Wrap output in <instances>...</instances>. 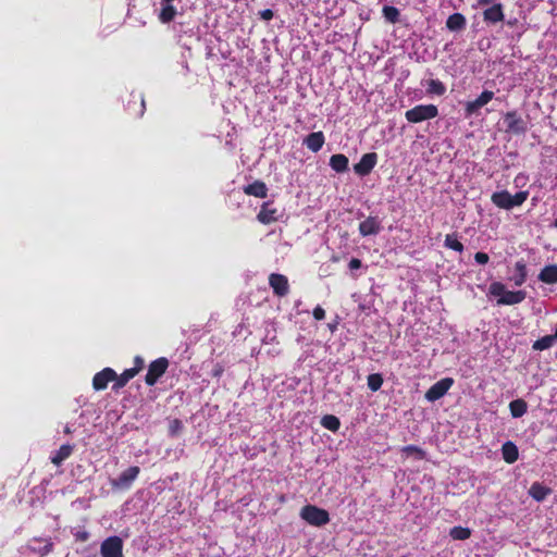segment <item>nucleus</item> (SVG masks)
Returning <instances> with one entry per match:
<instances>
[{
  "instance_id": "49530a36",
  "label": "nucleus",
  "mask_w": 557,
  "mask_h": 557,
  "mask_svg": "<svg viewBox=\"0 0 557 557\" xmlns=\"http://www.w3.org/2000/svg\"><path fill=\"white\" fill-rule=\"evenodd\" d=\"M174 0H161V2H165V3H169V2H173Z\"/></svg>"
},
{
  "instance_id": "473e14b6",
  "label": "nucleus",
  "mask_w": 557,
  "mask_h": 557,
  "mask_svg": "<svg viewBox=\"0 0 557 557\" xmlns=\"http://www.w3.org/2000/svg\"><path fill=\"white\" fill-rule=\"evenodd\" d=\"M382 13L385 20L392 24H396L399 21L400 12L396 7L384 5Z\"/></svg>"
},
{
  "instance_id": "c03bdc74",
  "label": "nucleus",
  "mask_w": 557,
  "mask_h": 557,
  "mask_svg": "<svg viewBox=\"0 0 557 557\" xmlns=\"http://www.w3.org/2000/svg\"><path fill=\"white\" fill-rule=\"evenodd\" d=\"M224 369L221 364L216 363L212 370V375L214 377H220L223 373Z\"/></svg>"
},
{
  "instance_id": "bb28decb",
  "label": "nucleus",
  "mask_w": 557,
  "mask_h": 557,
  "mask_svg": "<svg viewBox=\"0 0 557 557\" xmlns=\"http://www.w3.org/2000/svg\"><path fill=\"white\" fill-rule=\"evenodd\" d=\"M509 410L513 418H521L528 411V404L522 398L515 399L509 403Z\"/></svg>"
},
{
  "instance_id": "c756f323",
  "label": "nucleus",
  "mask_w": 557,
  "mask_h": 557,
  "mask_svg": "<svg viewBox=\"0 0 557 557\" xmlns=\"http://www.w3.org/2000/svg\"><path fill=\"white\" fill-rule=\"evenodd\" d=\"M445 247L453 249L457 252H462L465 247L461 242L458 239V235L456 233L447 234L445 236L444 242Z\"/></svg>"
},
{
  "instance_id": "39448f33",
  "label": "nucleus",
  "mask_w": 557,
  "mask_h": 557,
  "mask_svg": "<svg viewBox=\"0 0 557 557\" xmlns=\"http://www.w3.org/2000/svg\"><path fill=\"white\" fill-rule=\"evenodd\" d=\"M169 360L165 357H160L150 362L148 372L145 376V383L148 386H153L161 376L164 375L169 368Z\"/></svg>"
},
{
  "instance_id": "4c0bfd02",
  "label": "nucleus",
  "mask_w": 557,
  "mask_h": 557,
  "mask_svg": "<svg viewBox=\"0 0 557 557\" xmlns=\"http://www.w3.org/2000/svg\"><path fill=\"white\" fill-rule=\"evenodd\" d=\"M500 3L498 0H476V3L472 8H486L494 4Z\"/></svg>"
},
{
  "instance_id": "9b49d317",
  "label": "nucleus",
  "mask_w": 557,
  "mask_h": 557,
  "mask_svg": "<svg viewBox=\"0 0 557 557\" xmlns=\"http://www.w3.org/2000/svg\"><path fill=\"white\" fill-rule=\"evenodd\" d=\"M376 163L377 154L375 152H368L354 165V171L359 176H367L372 172Z\"/></svg>"
},
{
  "instance_id": "6ab92c4d",
  "label": "nucleus",
  "mask_w": 557,
  "mask_h": 557,
  "mask_svg": "<svg viewBox=\"0 0 557 557\" xmlns=\"http://www.w3.org/2000/svg\"><path fill=\"white\" fill-rule=\"evenodd\" d=\"M502 455L505 462L511 465L516 462L519 458V450L517 445L513 442H506L502 446Z\"/></svg>"
},
{
  "instance_id": "6e6552de",
  "label": "nucleus",
  "mask_w": 557,
  "mask_h": 557,
  "mask_svg": "<svg viewBox=\"0 0 557 557\" xmlns=\"http://www.w3.org/2000/svg\"><path fill=\"white\" fill-rule=\"evenodd\" d=\"M102 557H123V541L114 535L106 539L100 546Z\"/></svg>"
},
{
  "instance_id": "a878e982",
  "label": "nucleus",
  "mask_w": 557,
  "mask_h": 557,
  "mask_svg": "<svg viewBox=\"0 0 557 557\" xmlns=\"http://www.w3.org/2000/svg\"><path fill=\"white\" fill-rule=\"evenodd\" d=\"M161 11L159 13V20L163 24H168L175 18L176 8L172 4V2L165 3L161 2Z\"/></svg>"
},
{
  "instance_id": "20e7f679",
  "label": "nucleus",
  "mask_w": 557,
  "mask_h": 557,
  "mask_svg": "<svg viewBox=\"0 0 557 557\" xmlns=\"http://www.w3.org/2000/svg\"><path fill=\"white\" fill-rule=\"evenodd\" d=\"M438 115V109L435 104H418L405 112V117L409 123L417 124L423 121L432 120Z\"/></svg>"
},
{
  "instance_id": "2f4dec72",
  "label": "nucleus",
  "mask_w": 557,
  "mask_h": 557,
  "mask_svg": "<svg viewBox=\"0 0 557 557\" xmlns=\"http://www.w3.org/2000/svg\"><path fill=\"white\" fill-rule=\"evenodd\" d=\"M321 425L323 428H325L326 430L336 432V431H338V429L341 426V421L336 416L325 414L321 419Z\"/></svg>"
},
{
  "instance_id": "a19ab883",
  "label": "nucleus",
  "mask_w": 557,
  "mask_h": 557,
  "mask_svg": "<svg viewBox=\"0 0 557 557\" xmlns=\"http://www.w3.org/2000/svg\"><path fill=\"white\" fill-rule=\"evenodd\" d=\"M259 16L263 21H271L274 16V13L271 9H264L259 12Z\"/></svg>"
},
{
  "instance_id": "7c9ffc66",
  "label": "nucleus",
  "mask_w": 557,
  "mask_h": 557,
  "mask_svg": "<svg viewBox=\"0 0 557 557\" xmlns=\"http://www.w3.org/2000/svg\"><path fill=\"white\" fill-rule=\"evenodd\" d=\"M555 341H556V337L554 334L545 335V336L539 338L537 341H535L532 345V348L534 350H546L554 345Z\"/></svg>"
},
{
  "instance_id": "ddd939ff",
  "label": "nucleus",
  "mask_w": 557,
  "mask_h": 557,
  "mask_svg": "<svg viewBox=\"0 0 557 557\" xmlns=\"http://www.w3.org/2000/svg\"><path fill=\"white\" fill-rule=\"evenodd\" d=\"M494 98V92L492 90H483L476 99L467 102L465 107V112L467 116H471L476 114L479 110L487 104Z\"/></svg>"
},
{
  "instance_id": "2eb2a0df",
  "label": "nucleus",
  "mask_w": 557,
  "mask_h": 557,
  "mask_svg": "<svg viewBox=\"0 0 557 557\" xmlns=\"http://www.w3.org/2000/svg\"><path fill=\"white\" fill-rule=\"evenodd\" d=\"M272 203L265 201L262 203L260 211L257 214V220L264 224H271L278 220L277 209L271 206Z\"/></svg>"
},
{
  "instance_id": "de8ad7c7",
  "label": "nucleus",
  "mask_w": 557,
  "mask_h": 557,
  "mask_svg": "<svg viewBox=\"0 0 557 557\" xmlns=\"http://www.w3.org/2000/svg\"><path fill=\"white\" fill-rule=\"evenodd\" d=\"M553 225H554V227L557 228V219L554 221Z\"/></svg>"
},
{
  "instance_id": "c9c22d12",
  "label": "nucleus",
  "mask_w": 557,
  "mask_h": 557,
  "mask_svg": "<svg viewBox=\"0 0 557 557\" xmlns=\"http://www.w3.org/2000/svg\"><path fill=\"white\" fill-rule=\"evenodd\" d=\"M403 451L406 454H413L419 459H422L424 457L423 449H421L420 447L414 446V445H408V446L403 447Z\"/></svg>"
},
{
  "instance_id": "7ed1b4c3",
  "label": "nucleus",
  "mask_w": 557,
  "mask_h": 557,
  "mask_svg": "<svg viewBox=\"0 0 557 557\" xmlns=\"http://www.w3.org/2000/svg\"><path fill=\"white\" fill-rule=\"evenodd\" d=\"M299 516L308 524L313 527H323L330 522V515L327 510L315 505H305L300 509Z\"/></svg>"
},
{
  "instance_id": "8fccbe9b",
  "label": "nucleus",
  "mask_w": 557,
  "mask_h": 557,
  "mask_svg": "<svg viewBox=\"0 0 557 557\" xmlns=\"http://www.w3.org/2000/svg\"><path fill=\"white\" fill-rule=\"evenodd\" d=\"M554 335H555V337L557 339V327H556V331H555Z\"/></svg>"
},
{
  "instance_id": "37998d69",
  "label": "nucleus",
  "mask_w": 557,
  "mask_h": 557,
  "mask_svg": "<svg viewBox=\"0 0 557 557\" xmlns=\"http://www.w3.org/2000/svg\"><path fill=\"white\" fill-rule=\"evenodd\" d=\"M132 103H133V104H137V103H139V107H140L139 115H143V114H144V110H145V100H144L141 97H139V99H138V100L129 101V102H128V107H129Z\"/></svg>"
},
{
  "instance_id": "1a4fd4ad",
  "label": "nucleus",
  "mask_w": 557,
  "mask_h": 557,
  "mask_svg": "<svg viewBox=\"0 0 557 557\" xmlns=\"http://www.w3.org/2000/svg\"><path fill=\"white\" fill-rule=\"evenodd\" d=\"M454 385V379L444 377L434 383L425 393V399L429 401H436L441 399L448 389Z\"/></svg>"
},
{
  "instance_id": "72a5a7b5",
  "label": "nucleus",
  "mask_w": 557,
  "mask_h": 557,
  "mask_svg": "<svg viewBox=\"0 0 557 557\" xmlns=\"http://www.w3.org/2000/svg\"><path fill=\"white\" fill-rule=\"evenodd\" d=\"M449 535L454 540L465 541L471 536V530L469 528L458 525L450 529Z\"/></svg>"
},
{
  "instance_id": "f8f14e48",
  "label": "nucleus",
  "mask_w": 557,
  "mask_h": 557,
  "mask_svg": "<svg viewBox=\"0 0 557 557\" xmlns=\"http://www.w3.org/2000/svg\"><path fill=\"white\" fill-rule=\"evenodd\" d=\"M269 285L277 297H285L289 293L288 278L280 273H271L269 276Z\"/></svg>"
},
{
  "instance_id": "4be33fe9",
  "label": "nucleus",
  "mask_w": 557,
  "mask_h": 557,
  "mask_svg": "<svg viewBox=\"0 0 557 557\" xmlns=\"http://www.w3.org/2000/svg\"><path fill=\"white\" fill-rule=\"evenodd\" d=\"M466 24H467V20L465 17V15L461 13H453L446 20V27L450 32L462 30L466 27Z\"/></svg>"
},
{
  "instance_id": "5701e85b",
  "label": "nucleus",
  "mask_w": 557,
  "mask_h": 557,
  "mask_svg": "<svg viewBox=\"0 0 557 557\" xmlns=\"http://www.w3.org/2000/svg\"><path fill=\"white\" fill-rule=\"evenodd\" d=\"M348 158L343 153H336L331 156L330 158V166L332 170H334L336 173H344L348 170Z\"/></svg>"
},
{
  "instance_id": "79ce46f5",
  "label": "nucleus",
  "mask_w": 557,
  "mask_h": 557,
  "mask_svg": "<svg viewBox=\"0 0 557 557\" xmlns=\"http://www.w3.org/2000/svg\"><path fill=\"white\" fill-rule=\"evenodd\" d=\"M361 265H362V262H361V260H360V259H358V258H352V259L349 261V263H348V268H349L350 270H358V269H360V268H361Z\"/></svg>"
},
{
  "instance_id": "58836bf2",
  "label": "nucleus",
  "mask_w": 557,
  "mask_h": 557,
  "mask_svg": "<svg viewBox=\"0 0 557 557\" xmlns=\"http://www.w3.org/2000/svg\"><path fill=\"white\" fill-rule=\"evenodd\" d=\"M312 315L317 321H321L325 318V310L321 306H317L312 311Z\"/></svg>"
},
{
  "instance_id": "9d476101",
  "label": "nucleus",
  "mask_w": 557,
  "mask_h": 557,
  "mask_svg": "<svg viewBox=\"0 0 557 557\" xmlns=\"http://www.w3.org/2000/svg\"><path fill=\"white\" fill-rule=\"evenodd\" d=\"M483 21L486 25H495L505 21V7L497 3L486 7L482 12Z\"/></svg>"
},
{
  "instance_id": "412c9836",
  "label": "nucleus",
  "mask_w": 557,
  "mask_h": 557,
  "mask_svg": "<svg viewBox=\"0 0 557 557\" xmlns=\"http://www.w3.org/2000/svg\"><path fill=\"white\" fill-rule=\"evenodd\" d=\"M528 277V270L524 260H519L515 263V274L511 281L516 286H521L525 283Z\"/></svg>"
},
{
  "instance_id": "f3484780",
  "label": "nucleus",
  "mask_w": 557,
  "mask_h": 557,
  "mask_svg": "<svg viewBox=\"0 0 557 557\" xmlns=\"http://www.w3.org/2000/svg\"><path fill=\"white\" fill-rule=\"evenodd\" d=\"M325 143V137L323 132H313L307 135L304 139V145L311 150L312 152H318L322 149Z\"/></svg>"
},
{
  "instance_id": "b1692460",
  "label": "nucleus",
  "mask_w": 557,
  "mask_h": 557,
  "mask_svg": "<svg viewBox=\"0 0 557 557\" xmlns=\"http://www.w3.org/2000/svg\"><path fill=\"white\" fill-rule=\"evenodd\" d=\"M550 493L552 490L549 487L539 482H534L529 490L530 496L536 502H543Z\"/></svg>"
},
{
  "instance_id": "f257e3e1",
  "label": "nucleus",
  "mask_w": 557,
  "mask_h": 557,
  "mask_svg": "<svg viewBox=\"0 0 557 557\" xmlns=\"http://www.w3.org/2000/svg\"><path fill=\"white\" fill-rule=\"evenodd\" d=\"M488 292L492 296L499 297L497 300L498 305H517L522 302L527 297L524 290H507L506 286L500 282L492 283Z\"/></svg>"
},
{
  "instance_id": "f03ea898",
  "label": "nucleus",
  "mask_w": 557,
  "mask_h": 557,
  "mask_svg": "<svg viewBox=\"0 0 557 557\" xmlns=\"http://www.w3.org/2000/svg\"><path fill=\"white\" fill-rule=\"evenodd\" d=\"M529 193L521 190L511 195L507 190L496 191L491 196V201L499 209L510 210L521 206L528 199Z\"/></svg>"
},
{
  "instance_id": "0eeeda50",
  "label": "nucleus",
  "mask_w": 557,
  "mask_h": 557,
  "mask_svg": "<svg viewBox=\"0 0 557 557\" xmlns=\"http://www.w3.org/2000/svg\"><path fill=\"white\" fill-rule=\"evenodd\" d=\"M140 472L139 467L132 466L124 470L116 479L111 480V486L115 490H128Z\"/></svg>"
},
{
  "instance_id": "ea45409f",
  "label": "nucleus",
  "mask_w": 557,
  "mask_h": 557,
  "mask_svg": "<svg viewBox=\"0 0 557 557\" xmlns=\"http://www.w3.org/2000/svg\"><path fill=\"white\" fill-rule=\"evenodd\" d=\"M474 260H475L479 264H486V263L488 262V260H490V257H488V255H487V253L479 251V252H476V253L474 255Z\"/></svg>"
},
{
  "instance_id": "393cba45",
  "label": "nucleus",
  "mask_w": 557,
  "mask_h": 557,
  "mask_svg": "<svg viewBox=\"0 0 557 557\" xmlns=\"http://www.w3.org/2000/svg\"><path fill=\"white\" fill-rule=\"evenodd\" d=\"M74 446L70 444L62 445L53 456H51V462L54 466H60L64 460H66L73 453Z\"/></svg>"
},
{
  "instance_id": "e433bc0d",
  "label": "nucleus",
  "mask_w": 557,
  "mask_h": 557,
  "mask_svg": "<svg viewBox=\"0 0 557 557\" xmlns=\"http://www.w3.org/2000/svg\"><path fill=\"white\" fill-rule=\"evenodd\" d=\"M145 361L140 356H136L134 358V367L131 370L136 371V375L144 369Z\"/></svg>"
},
{
  "instance_id": "dca6fc26",
  "label": "nucleus",
  "mask_w": 557,
  "mask_h": 557,
  "mask_svg": "<svg viewBox=\"0 0 557 557\" xmlns=\"http://www.w3.org/2000/svg\"><path fill=\"white\" fill-rule=\"evenodd\" d=\"M381 231V222L377 216H368L359 224V232L362 236L376 235Z\"/></svg>"
},
{
  "instance_id": "cd10ccee",
  "label": "nucleus",
  "mask_w": 557,
  "mask_h": 557,
  "mask_svg": "<svg viewBox=\"0 0 557 557\" xmlns=\"http://www.w3.org/2000/svg\"><path fill=\"white\" fill-rule=\"evenodd\" d=\"M134 376H136V371L126 369L120 375L116 374V379L114 380L112 389L119 391L124 387Z\"/></svg>"
},
{
  "instance_id": "a18cd8bd",
  "label": "nucleus",
  "mask_w": 557,
  "mask_h": 557,
  "mask_svg": "<svg viewBox=\"0 0 557 557\" xmlns=\"http://www.w3.org/2000/svg\"><path fill=\"white\" fill-rule=\"evenodd\" d=\"M88 536H89L88 533L85 532V531L84 532H78L76 534V539L79 540V541H83V542L87 541Z\"/></svg>"
},
{
  "instance_id": "c85d7f7f",
  "label": "nucleus",
  "mask_w": 557,
  "mask_h": 557,
  "mask_svg": "<svg viewBox=\"0 0 557 557\" xmlns=\"http://www.w3.org/2000/svg\"><path fill=\"white\" fill-rule=\"evenodd\" d=\"M426 92L429 95L443 96L446 92V87L440 79H429L426 82Z\"/></svg>"
},
{
  "instance_id": "a211bd4d",
  "label": "nucleus",
  "mask_w": 557,
  "mask_h": 557,
  "mask_svg": "<svg viewBox=\"0 0 557 557\" xmlns=\"http://www.w3.org/2000/svg\"><path fill=\"white\" fill-rule=\"evenodd\" d=\"M244 193L248 196L257 198H265L268 196V187L262 181H255L251 184L244 186Z\"/></svg>"
},
{
  "instance_id": "4468645a",
  "label": "nucleus",
  "mask_w": 557,
  "mask_h": 557,
  "mask_svg": "<svg viewBox=\"0 0 557 557\" xmlns=\"http://www.w3.org/2000/svg\"><path fill=\"white\" fill-rule=\"evenodd\" d=\"M116 379V372L111 368H104L100 372L96 373L92 379V387L96 391H103L107 388L110 382H114Z\"/></svg>"
},
{
  "instance_id": "423d86ee",
  "label": "nucleus",
  "mask_w": 557,
  "mask_h": 557,
  "mask_svg": "<svg viewBox=\"0 0 557 557\" xmlns=\"http://www.w3.org/2000/svg\"><path fill=\"white\" fill-rule=\"evenodd\" d=\"M506 123V132L515 135H523L528 131L527 122L518 114L517 111H508L504 115Z\"/></svg>"
},
{
  "instance_id": "09e8293b",
  "label": "nucleus",
  "mask_w": 557,
  "mask_h": 557,
  "mask_svg": "<svg viewBox=\"0 0 557 557\" xmlns=\"http://www.w3.org/2000/svg\"><path fill=\"white\" fill-rule=\"evenodd\" d=\"M64 431H65V433H70V432H71V431H70V428H65V430H64Z\"/></svg>"
},
{
  "instance_id": "aec40b11",
  "label": "nucleus",
  "mask_w": 557,
  "mask_h": 557,
  "mask_svg": "<svg viewBox=\"0 0 557 557\" xmlns=\"http://www.w3.org/2000/svg\"><path fill=\"white\" fill-rule=\"evenodd\" d=\"M539 281L545 283V284H556L557 283V265L556 264H548L545 265L537 276Z\"/></svg>"
},
{
  "instance_id": "f704fd0d",
  "label": "nucleus",
  "mask_w": 557,
  "mask_h": 557,
  "mask_svg": "<svg viewBox=\"0 0 557 557\" xmlns=\"http://www.w3.org/2000/svg\"><path fill=\"white\" fill-rule=\"evenodd\" d=\"M368 387L372 392H377L383 385V376L381 373H372L368 375Z\"/></svg>"
}]
</instances>
